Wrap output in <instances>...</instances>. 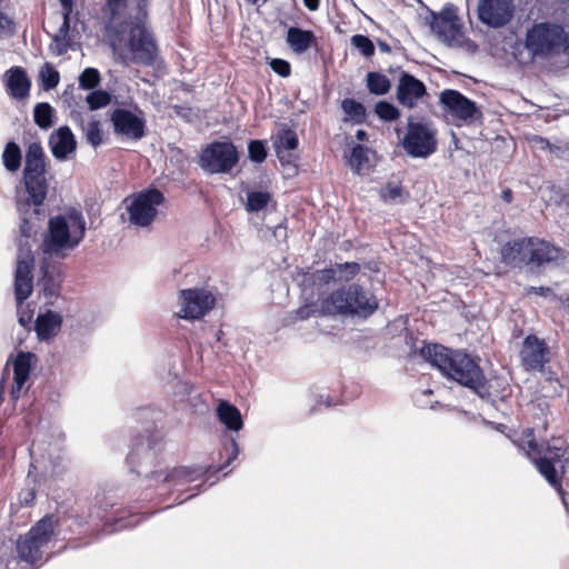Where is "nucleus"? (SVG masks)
<instances>
[{
    "label": "nucleus",
    "mask_w": 569,
    "mask_h": 569,
    "mask_svg": "<svg viewBox=\"0 0 569 569\" xmlns=\"http://www.w3.org/2000/svg\"><path fill=\"white\" fill-rule=\"evenodd\" d=\"M22 184L17 191V210L20 218L19 232L26 238V242L19 244L14 276L18 312L32 292L33 256L29 239L37 232L38 222L44 218L42 207L49 191L44 152L38 142H32L27 148Z\"/></svg>",
    "instance_id": "f257e3e1"
},
{
    "label": "nucleus",
    "mask_w": 569,
    "mask_h": 569,
    "mask_svg": "<svg viewBox=\"0 0 569 569\" xmlns=\"http://www.w3.org/2000/svg\"><path fill=\"white\" fill-rule=\"evenodd\" d=\"M420 355L443 376L473 391L483 388L486 378L479 363L466 352L441 345H427Z\"/></svg>",
    "instance_id": "f03ea898"
},
{
    "label": "nucleus",
    "mask_w": 569,
    "mask_h": 569,
    "mask_svg": "<svg viewBox=\"0 0 569 569\" xmlns=\"http://www.w3.org/2000/svg\"><path fill=\"white\" fill-rule=\"evenodd\" d=\"M108 37L114 53L132 62L152 64L157 57L153 34L140 18L130 19L118 28H108Z\"/></svg>",
    "instance_id": "7ed1b4c3"
},
{
    "label": "nucleus",
    "mask_w": 569,
    "mask_h": 569,
    "mask_svg": "<svg viewBox=\"0 0 569 569\" xmlns=\"http://www.w3.org/2000/svg\"><path fill=\"white\" fill-rule=\"evenodd\" d=\"M87 223L81 211L69 209L52 217L42 249L46 254L62 258L79 246L86 234Z\"/></svg>",
    "instance_id": "20e7f679"
},
{
    "label": "nucleus",
    "mask_w": 569,
    "mask_h": 569,
    "mask_svg": "<svg viewBox=\"0 0 569 569\" xmlns=\"http://www.w3.org/2000/svg\"><path fill=\"white\" fill-rule=\"evenodd\" d=\"M378 307L377 297L357 283L335 290L321 301L322 313L359 320L368 319Z\"/></svg>",
    "instance_id": "39448f33"
},
{
    "label": "nucleus",
    "mask_w": 569,
    "mask_h": 569,
    "mask_svg": "<svg viewBox=\"0 0 569 569\" xmlns=\"http://www.w3.org/2000/svg\"><path fill=\"white\" fill-rule=\"evenodd\" d=\"M516 445L533 462L540 475L559 493L562 492L561 480L566 473V459L561 448L548 443H538L532 430H526Z\"/></svg>",
    "instance_id": "423d86ee"
},
{
    "label": "nucleus",
    "mask_w": 569,
    "mask_h": 569,
    "mask_svg": "<svg viewBox=\"0 0 569 569\" xmlns=\"http://www.w3.org/2000/svg\"><path fill=\"white\" fill-rule=\"evenodd\" d=\"M132 471L158 486V479L164 472L163 442L158 436L141 439L128 457Z\"/></svg>",
    "instance_id": "0eeeda50"
},
{
    "label": "nucleus",
    "mask_w": 569,
    "mask_h": 569,
    "mask_svg": "<svg viewBox=\"0 0 569 569\" xmlns=\"http://www.w3.org/2000/svg\"><path fill=\"white\" fill-rule=\"evenodd\" d=\"M57 519L46 516L17 541L19 558L29 563L41 562L48 556V546L56 533Z\"/></svg>",
    "instance_id": "6e6552de"
},
{
    "label": "nucleus",
    "mask_w": 569,
    "mask_h": 569,
    "mask_svg": "<svg viewBox=\"0 0 569 569\" xmlns=\"http://www.w3.org/2000/svg\"><path fill=\"white\" fill-rule=\"evenodd\" d=\"M401 146L412 158H428L437 150L436 127L430 121L409 118Z\"/></svg>",
    "instance_id": "1a4fd4ad"
},
{
    "label": "nucleus",
    "mask_w": 569,
    "mask_h": 569,
    "mask_svg": "<svg viewBox=\"0 0 569 569\" xmlns=\"http://www.w3.org/2000/svg\"><path fill=\"white\" fill-rule=\"evenodd\" d=\"M565 40V29L558 24L537 23L527 31L525 47L532 57H547L559 49Z\"/></svg>",
    "instance_id": "9d476101"
},
{
    "label": "nucleus",
    "mask_w": 569,
    "mask_h": 569,
    "mask_svg": "<svg viewBox=\"0 0 569 569\" xmlns=\"http://www.w3.org/2000/svg\"><path fill=\"white\" fill-rule=\"evenodd\" d=\"M163 194L157 189H148L124 199L128 220L137 227L150 226L158 214V206Z\"/></svg>",
    "instance_id": "9b49d317"
},
{
    "label": "nucleus",
    "mask_w": 569,
    "mask_h": 569,
    "mask_svg": "<svg viewBox=\"0 0 569 569\" xmlns=\"http://www.w3.org/2000/svg\"><path fill=\"white\" fill-rule=\"evenodd\" d=\"M238 160L237 148L231 142H212L201 151L199 166L210 174L228 173Z\"/></svg>",
    "instance_id": "f8f14e48"
},
{
    "label": "nucleus",
    "mask_w": 569,
    "mask_h": 569,
    "mask_svg": "<svg viewBox=\"0 0 569 569\" xmlns=\"http://www.w3.org/2000/svg\"><path fill=\"white\" fill-rule=\"evenodd\" d=\"M216 305L214 295L206 288H190L179 291L177 315L186 320L203 318Z\"/></svg>",
    "instance_id": "ddd939ff"
},
{
    "label": "nucleus",
    "mask_w": 569,
    "mask_h": 569,
    "mask_svg": "<svg viewBox=\"0 0 569 569\" xmlns=\"http://www.w3.org/2000/svg\"><path fill=\"white\" fill-rule=\"evenodd\" d=\"M440 102L452 117L465 123H472L482 117L480 108L457 90L447 89L442 91Z\"/></svg>",
    "instance_id": "4468645a"
},
{
    "label": "nucleus",
    "mask_w": 569,
    "mask_h": 569,
    "mask_svg": "<svg viewBox=\"0 0 569 569\" xmlns=\"http://www.w3.org/2000/svg\"><path fill=\"white\" fill-rule=\"evenodd\" d=\"M478 19L490 28H501L513 18V0H480L478 3Z\"/></svg>",
    "instance_id": "2eb2a0df"
},
{
    "label": "nucleus",
    "mask_w": 569,
    "mask_h": 569,
    "mask_svg": "<svg viewBox=\"0 0 569 569\" xmlns=\"http://www.w3.org/2000/svg\"><path fill=\"white\" fill-rule=\"evenodd\" d=\"M520 360L527 371H542L549 361V349L546 342L536 336H528L520 350Z\"/></svg>",
    "instance_id": "dca6fc26"
},
{
    "label": "nucleus",
    "mask_w": 569,
    "mask_h": 569,
    "mask_svg": "<svg viewBox=\"0 0 569 569\" xmlns=\"http://www.w3.org/2000/svg\"><path fill=\"white\" fill-rule=\"evenodd\" d=\"M111 122L117 134L132 140H139L144 136L146 121L127 109H114L111 113Z\"/></svg>",
    "instance_id": "f3484780"
},
{
    "label": "nucleus",
    "mask_w": 569,
    "mask_h": 569,
    "mask_svg": "<svg viewBox=\"0 0 569 569\" xmlns=\"http://www.w3.org/2000/svg\"><path fill=\"white\" fill-rule=\"evenodd\" d=\"M426 94L427 89L422 81L408 72H401L396 91L397 100L401 106L412 109Z\"/></svg>",
    "instance_id": "a211bd4d"
},
{
    "label": "nucleus",
    "mask_w": 569,
    "mask_h": 569,
    "mask_svg": "<svg viewBox=\"0 0 569 569\" xmlns=\"http://www.w3.org/2000/svg\"><path fill=\"white\" fill-rule=\"evenodd\" d=\"M533 237L516 239L501 248V258L506 264L521 268L531 267Z\"/></svg>",
    "instance_id": "6ab92c4d"
},
{
    "label": "nucleus",
    "mask_w": 569,
    "mask_h": 569,
    "mask_svg": "<svg viewBox=\"0 0 569 569\" xmlns=\"http://www.w3.org/2000/svg\"><path fill=\"white\" fill-rule=\"evenodd\" d=\"M337 267L308 272L297 270L293 273V281L301 287L302 295L306 299H311L315 295V287L325 286L337 279Z\"/></svg>",
    "instance_id": "aec40b11"
},
{
    "label": "nucleus",
    "mask_w": 569,
    "mask_h": 569,
    "mask_svg": "<svg viewBox=\"0 0 569 569\" xmlns=\"http://www.w3.org/2000/svg\"><path fill=\"white\" fill-rule=\"evenodd\" d=\"M49 147L57 160L64 161L74 153L77 141L70 128L63 126L51 133Z\"/></svg>",
    "instance_id": "412c9836"
},
{
    "label": "nucleus",
    "mask_w": 569,
    "mask_h": 569,
    "mask_svg": "<svg viewBox=\"0 0 569 569\" xmlns=\"http://www.w3.org/2000/svg\"><path fill=\"white\" fill-rule=\"evenodd\" d=\"M34 355L30 352H19L12 362L13 385L11 387V397L17 400L20 397L24 385L29 380L30 370Z\"/></svg>",
    "instance_id": "4be33fe9"
},
{
    "label": "nucleus",
    "mask_w": 569,
    "mask_h": 569,
    "mask_svg": "<svg viewBox=\"0 0 569 569\" xmlns=\"http://www.w3.org/2000/svg\"><path fill=\"white\" fill-rule=\"evenodd\" d=\"M429 24L431 30L439 37H446L448 32L457 31V8L451 3L446 4L438 14L431 13V20Z\"/></svg>",
    "instance_id": "5701e85b"
},
{
    "label": "nucleus",
    "mask_w": 569,
    "mask_h": 569,
    "mask_svg": "<svg viewBox=\"0 0 569 569\" xmlns=\"http://www.w3.org/2000/svg\"><path fill=\"white\" fill-rule=\"evenodd\" d=\"M72 121L80 127L86 140L92 146L98 147L102 142L100 121L88 112L73 110L71 112Z\"/></svg>",
    "instance_id": "b1692460"
},
{
    "label": "nucleus",
    "mask_w": 569,
    "mask_h": 569,
    "mask_svg": "<svg viewBox=\"0 0 569 569\" xmlns=\"http://www.w3.org/2000/svg\"><path fill=\"white\" fill-rule=\"evenodd\" d=\"M42 277L39 280L41 295L46 303L52 305L60 293L61 273L54 266L43 264L41 267Z\"/></svg>",
    "instance_id": "393cba45"
},
{
    "label": "nucleus",
    "mask_w": 569,
    "mask_h": 569,
    "mask_svg": "<svg viewBox=\"0 0 569 569\" xmlns=\"http://www.w3.org/2000/svg\"><path fill=\"white\" fill-rule=\"evenodd\" d=\"M531 268L541 267L563 259V252L548 241L533 238Z\"/></svg>",
    "instance_id": "a878e982"
},
{
    "label": "nucleus",
    "mask_w": 569,
    "mask_h": 569,
    "mask_svg": "<svg viewBox=\"0 0 569 569\" xmlns=\"http://www.w3.org/2000/svg\"><path fill=\"white\" fill-rule=\"evenodd\" d=\"M6 87L8 93L17 99L23 100L29 97L31 81L26 71L20 67H13L7 71Z\"/></svg>",
    "instance_id": "bb28decb"
},
{
    "label": "nucleus",
    "mask_w": 569,
    "mask_h": 569,
    "mask_svg": "<svg viewBox=\"0 0 569 569\" xmlns=\"http://www.w3.org/2000/svg\"><path fill=\"white\" fill-rule=\"evenodd\" d=\"M164 472L158 479V485L167 483L170 487L177 488L188 482L194 481L199 477V470L187 467L169 468L167 465L163 468Z\"/></svg>",
    "instance_id": "cd10ccee"
},
{
    "label": "nucleus",
    "mask_w": 569,
    "mask_h": 569,
    "mask_svg": "<svg viewBox=\"0 0 569 569\" xmlns=\"http://www.w3.org/2000/svg\"><path fill=\"white\" fill-rule=\"evenodd\" d=\"M61 323V316L54 311L48 310L47 312L39 315L37 318V335L42 340H48L59 332Z\"/></svg>",
    "instance_id": "c85d7f7f"
},
{
    "label": "nucleus",
    "mask_w": 569,
    "mask_h": 569,
    "mask_svg": "<svg viewBox=\"0 0 569 569\" xmlns=\"http://www.w3.org/2000/svg\"><path fill=\"white\" fill-rule=\"evenodd\" d=\"M315 39L312 31L302 30L297 27L289 28L287 32V43L298 54L306 52L312 46Z\"/></svg>",
    "instance_id": "c756f323"
},
{
    "label": "nucleus",
    "mask_w": 569,
    "mask_h": 569,
    "mask_svg": "<svg viewBox=\"0 0 569 569\" xmlns=\"http://www.w3.org/2000/svg\"><path fill=\"white\" fill-rule=\"evenodd\" d=\"M219 421L223 423L229 430L239 431L242 426V417L237 407L228 401L221 400L217 408Z\"/></svg>",
    "instance_id": "7c9ffc66"
},
{
    "label": "nucleus",
    "mask_w": 569,
    "mask_h": 569,
    "mask_svg": "<svg viewBox=\"0 0 569 569\" xmlns=\"http://www.w3.org/2000/svg\"><path fill=\"white\" fill-rule=\"evenodd\" d=\"M276 153L281 162L287 158V153L298 147L297 133L291 129H281L273 142Z\"/></svg>",
    "instance_id": "2f4dec72"
},
{
    "label": "nucleus",
    "mask_w": 569,
    "mask_h": 569,
    "mask_svg": "<svg viewBox=\"0 0 569 569\" xmlns=\"http://www.w3.org/2000/svg\"><path fill=\"white\" fill-rule=\"evenodd\" d=\"M1 159L7 171L11 173L17 172L20 169L22 161L20 147L13 141L8 142L4 147Z\"/></svg>",
    "instance_id": "473e14b6"
},
{
    "label": "nucleus",
    "mask_w": 569,
    "mask_h": 569,
    "mask_svg": "<svg viewBox=\"0 0 569 569\" xmlns=\"http://www.w3.org/2000/svg\"><path fill=\"white\" fill-rule=\"evenodd\" d=\"M380 198L387 204H402L409 199V193L400 184L389 182L380 189Z\"/></svg>",
    "instance_id": "72a5a7b5"
},
{
    "label": "nucleus",
    "mask_w": 569,
    "mask_h": 569,
    "mask_svg": "<svg viewBox=\"0 0 569 569\" xmlns=\"http://www.w3.org/2000/svg\"><path fill=\"white\" fill-rule=\"evenodd\" d=\"M273 202L272 194L268 191H248L246 209L249 212H259Z\"/></svg>",
    "instance_id": "f704fd0d"
},
{
    "label": "nucleus",
    "mask_w": 569,
    "mask_h": 569,
    "mask_svg": "<svg viewBox=\"0 0 569 569\" xmlns=\"http://www.w3.org/2000/svg\"><path fill=\"white\" fill-rule=\"evenodd\" d=\"M341 108L346 114V121H352L355 123H362L365 121L366 108L362 103L353 99L346 98L341 102Z\"/></svg>",
    "instance_id": "c9c22d12"
},
{
    "label": "nucleus",
    "mask_w": 569,
    "mask_h": 569,
    "mask_svg": "<svg viewBox=\"0 0 569 569\" xmlns=\"http://www.w3.org/2000/svg\"><path fill=\"white\" fill-rule=\"evenodd\" d=\"M369 150L368 148L357 144L352 148L349 166L356 173H360L362 170L369 167Z\"/></svg>",
    "instance_id": "e433bc0d"
},
{
    "label": "nucleus",
    "mask_w": 569,
    "mask_h": 569,
    "mask_svg": "<svg viewBox=\"0 0 569 569\" xmlns=\"http://www.w3.org/2000/svg\"><path fill=\"white\" fill-rule=\"evenodd\" d=\"M54 109L48 102H39L33 109L34 122L42 129H48L52 126V117Z\"/></svg>",
    "instance_id": "4c0bfd02"
},
{
    "label": "nucleus",
    "mask_w": 569,
    "mask_h": 569,
    "mask_svg": "<svg viewBox=\"0 0 569 569\" xmlns=\"http://www.w3.org/2000/svg\"><path fill=\"white\" fill-rule=\"evenodd\" d=\"M367 87L371 93L377 96L386 94L390 89L389 79L379 72H369L367 74Z\"/></svg>",
    "instance_id": "58836bf2"
},
{
    "label": "nucleus",
    "mask_w": 569,
    "mask_h": 569,
    "mask_svg": "<svg viewBox=\"0 0 569 569\" xmlns=\"http://www.w3.org/2000/svg\"><path fill=\"white\" fill-rule=\"evenodd\" d=\"M39 78L43 90L48 91L56 88L60 81L59 72L50 63H44L40 71Z\"/></svg>",
    "instance_id": "ea45409f"
},
{
    "label": "nucleus",
    "mask_w": 569,
    "mask_h": 569,
    "mask_svg": "<svg viewBox=\"0 0 569 569\" xmlns=\"http://www.w3.org/2000/svg\"><path fill=\"white\" fill-rule=\"evenodd\" d=\"M350 43L366 58L375 54V44L367 36L355 34L351 37Z\"/></svg>",
    "instance_id": "a19ab883"
},
{
    "label": "nucleus",
    "mask_w": 569,
    "mask_h": 569,
    "mask_svg": "<svg viewBox=\"0 0 569 569\" xmlns=\"http://www.w3.org/2000/svg\"><path fill=\"white\" fill-rule=\"evenodd\" d=\"M86 101L90 110H98L110 103L111 96L107 91L94 90L87 96Z\"/></svg>",
    "instance_id": "79ce46f5"
},
{
    "label": "nucleus",
    "mask_w": 569,
    "mask_h": 569,
    "mask_svg": "<svg viewBox=\"0 0 569 569\" xmlns=\"http://www.w3.org/2000/svg\"><path fill=\"white\" fill-rule=\"evenodd\" d=\"M100 82V73L94 68L84 69L79 76V86L81 89L90 90L96 88Z\"/></svg>",
    "instance_id": "37998d69"
},
{
    "label": "nucleus",
    "mask_w": 569,
    "mask_h": 569,
    "mask_svg": "<svg viewBox=\"0 0 569 569\" xmlns=\"http://www.w3.org/2000/svg\"><path fill=\"white\" fill-rule=\"evenodd\" d=\"M375 112L385 121H393L400 117L399 110L387 101H379L375 107Z\"/></svg>",
    "instance_id": "c03bdc74"
},
{
    "label": "nucleus",
    "mask_w": 569,
    "mask_h": 569,
    "mask_svg": "<svg viewBox=\"0 0 569 569\" xmlns=\"http://www.w3.org/2000/svg\"><path fill=\"white\" fill-rule=\"evenodd\" d=\"M249 158L251 161L261 163L267 157L264 143L260 140H252L248 146Z\"/></svg>",
    "instance_id": "a18cd8bd"
},
{
    "label": "nucleus",
    "mask_w": 569,
    "mask_h": 569,
    "mask_svg": "<svg viewBox=\"0 0 569 569\" xmlns=\"http://www.w3.org/2000/svg\"><path fill=\"white\" fill-rule=\"evenodd\" d=\"M337 271L339 274V279H343L346 281L352 279L360 270V266L356 262H346L336 264Z\"/></svg>",
    "instance_id": "49530a36"
},
{
    "label": "nucleus",
    "mask_w": 569,
    "mask_h": 569,
    "mask_svg": "<svg viewBox=\"0 0 569 569\" xmlns=\"http://www.w3.org/2000/svg\"><path fill=\"white\" fill-rule=\"evenodd\" d=\"M269 66L276 73L283 78L289 77L291 73L290 63L283 59H271Z\"/></svg>",
    "instance_id": "de8ad7c7"
},
{
    "label": "nucleus",
    "mask_w": 569,
    "mask_h": 569,
    "mask_svg": "<svg viewBox=\"0 0 569 569\" xmlns=\"http://www.w3.org/2000/svg\"><path fill=\"white\" fill-rule=\"evenodd\" d=\"M49 462H50V469L46 470V475L49 477H56L59 476L63 470V459L60 455H57L54 458L51 453H49Z\"/></svg>",
    "instance_id": "09e8293b"
},
{
    "label": "nucleus",
    "mask_w": 569,
    "mask_h": 569,
    "mask_svg": "<svg viewBox=\"0 0 569 569\" xmlns=\"http://www.w3.org/2000/svg\"><path fill=\"white\" fill-rule=\"evenodd\" d=\"M224 451L227 453V460L226 463L222 466V468L227 467L228 465L233 461L238 455H239V447L234 439H231L226 446Z\"/></svg>",
    "instance_id": "8fccbe9b"
},
{
    "label": "nucleus",
    "mask_w": 569,
    "mask_h": 569,
    "mask_svg": "<svg viewBox=\"0 0 569 569\" xmlns=\"http://www.w3.org/2000/svg\"><path fill=\"white\" fill-rule=\"evenodd\" d=\"M541 389L546 397L559 396L562 392V385L559 379H555V382L541 385Z\"/></svg>",
    "instance_id": "3c124183"
},
{
    "label": "nucleus",
    "mask_w": 569,
    "mask_h": 569,
    "mask_svg": "<svg viewBox=\"0 0 569 569\" xmlns=\"http://www.w3.org/2000/svg\"><path fill=\"white\" fill-rule=\"evenodd\" d=\"M70 43H71V40L53 39V41L51 43V50L56 54L61 56L68 51Z\"/></svg>",
    "instance_id": "603ef678"
},
{
    "label": "nucleus",
    "mask_w": 569,
    "mask_h": 569,
    "mask_svg": "<svg viewBox=\"0 0 569 569\" xmlns=\"http://www.w3.org/2000/svg\"><path fill=\"white\" fill-rule=\"evenodd\" d=\"M127 0H108V7L111 11L112 16H116L117 12L126 6Z\"/></svg>",
    "instance_id": "864d4df0"
},
{
    "label": "nucleus",
    "mask_w": 569,
    "mask_h": 569,
    "mask_svg": "<svg viewBox=\"0 0 569 569\" xmlns=\"http://www.w3.org/2000/svg\"><path fill=\"white\" fill-rule=\"evenodd\" d=\"M272 236L276 238V240L278 242L284 240L287 238V228L283 227L282 224H278L273 230H272Z\"/></svg>",
    "instance_id": "5fc2aeb1"
},
{
    "label": "nucleus",
    "mask_w": 569,
    "mask_h": 569,
    "mask_svg": "<svg viewBox=\"0 0 569 569\" xmlns=\"http://www.w3.org/2000/svg\"><path fill=\"white\" fill-rule=\"evenodd\" d=\"M70 13L71 11H63L62 12V23L59 28V30H61L62 32H67L69 33V29H70Z\"/></svg>",
    "instance_id": "6e6d98bb"
},
{
    "label": "nucleus",
    "mask_w": 569,
    "mask_h": 569,
    "mask_svg": "<svg viewBox=\"0 0 569 569\" xmlns=\"http://www.w3.org/2000/svg\"><path fill=\"white\" fill-rule=\"evenodd\" d=\"M527 295L536 293L541 296H547L551 292V290L547 287H529L526 289Z\"/></svg>",
    "instance_id": "4d7b16f0"
},
{
    "label": "nucleus",
    "mask_w": 569,
    "mask_h": 569,
    "mask_svg": "<svg viewBox=\"0 0 569 569\" xmlns=\"http://www.w3.org/2000/svg\"><path fill=\"white\" fill-rule=\"evenodd\" d=\"M11 21L0 11V33L7 32L10 29Z\"/></svg>",
    "instance_id": "13d9d810"
},
{
    "label": "nucleus",
    "mask_w": 569,
    "mask_h": 569,
    "mask_svg": "<svg viewBox=\"0 0 569 569\" xmlns=\"http://www.w3.org/2000/svg\"><path fill=\"white\" fill-rule=\"evenodd\" d=\"M542 373H543L542 385L552 383V382H555V379H557L556 377H553L551 371L542 370Z\"/></svg>",
    "instance_id": "bf43d9fd"
},
{
    "label": "nucleus",
    "mask_w": 569,
    "mask_h": 569,
    "mask_svg": "<svg viewBox=\"0 0 569 569\" xmlns=\"http://www.w3.org/2000/svg\"><path fill=\"white\" fill-rule=\"evenodd\" d=\"M303 3L311 11H315L319 8V0H303Z\"/></svg>",
    "instance_id": "052dcab7"
},
{
    "label": "nucleus",
    "mask_w": 569,
    "mask_h": 569,
    "mask_svg": "<svg viewBox=\"0 0 569 569\" xmlns=\"http://www.w3.org/2000/svg\"><path fill=\"white\" fill-rule=\"evenodd\" d=\"M31 317H32V316H31L30 313H26V315H24V313H21V315L19 316V322H20V325H21V326H23V327L28 326V325L30 323V321H31Z\"/></svg>",
    "instance_id": "680f3d73"
},
{
    "label": "nucleus",
    "mask_w": 569,
    "mask_h": 569,
    "mask_svg": "<svg viewBox=\"0 0 569 569\" xmlns=\"http://www.w3.org/2000/svg\"><path fill=\"white\" fill-rule=\"evenodd\" d=\"M36 495L33 492V490H28L24 492V497L22 498L24 503H30L31 501H33Z\"/></svg>",
    "instance_id": "e2e57ef3"
},
{
    "label": "nucleus",
    "mask_w": 569,
    "mask_h": 569,
    "mask_svg": "<svg viewBox=\"0 0 569 569\" xmlns=\"http://www.w3.org/2000/svg\"><path fill=\"white\" fill-rule=\"evenodd\" d=\"M63 11H72V0H59Z\"/></svg>",
    "instance_id": "0e129e2a"
},
{
    "label": "nucleus",
    "mask_w": 569,
    "mask_h": 569,
    "mask_svg": "<svg viewBox=\"0 0 569 569\" xmlns=\"http://www.w3.org/2000/svg\"><path fill=\"white\" fill-rule=\"evenodd\" d=\"M53 39L71 40L70 37H69V33L62 32L61 30H58V32L54 34Z\"/></svg>",
    "instance_id": "69168bd1"
},
{
    "label": "nucleus",
    "mask_w": 569,
    "mask_h": 569,
    "mask_svg": "<svg viewBox=\"0 0 569 569\" xmlns=\"http://www.w3.org/2000/svg\"><path fill=\"white\" fill-rule=\"evenodd\" d=\"M501 197L505 201L507 202H510L512 200V192L511 190L507 189V190H503L502 193H501Z\"/></svg>",
    "instance_id": "338daca9"
},
{
    "label": "nucleus",
    "mask_w": 569,
    "mask_h": 569,
    "mask_svg": "<svg viewBox=\"0 0 569 569\" xmlns=\"http://www.w3.org/2000/svg\"><path fill=\"white\" fill-rule=\"evenodd\" d=\"M561 47L563 48V51L569 56V34L568 36L565 34V40H563Z\"/></svg>",
    "instance_id": "774afa93"
}]
</instances>
